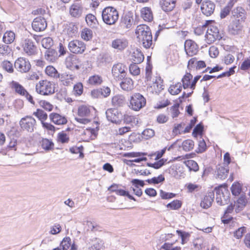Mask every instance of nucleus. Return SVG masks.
Masks as SVG:
<instances>
[{
	"label": "nucleus",
	"mask_w": 250,
	"mask_h": 250,
	"mask_svg": "<svg viewBox=\"0 0 250 250\" xmlns=\"http://www.w3.org/2000/svg\"><path fill=\"white\" fill-rule=\"evenodd\" d=\"M119 16L118 11L113 6H107L102 11V20L107 25L115 24L119 19Z\"/></svg>",
	"instance_id": "f03ea898"
},
{
	"label": "nucleus",
	"mask_w": 250,
	"mask_h": 250,
	"mask_svg": "<svg viewBox=\"0 0 250 250\" xmlns=\"http://www.w3.org/2000/svg\"><path fill=\"white\" fill-rule=\"evenodd\" d=\"M33 115L38 118L42 123L44 122V121L46 120L48 117L47 114L42 109L39 108H38L36 111L33 113Z\"/></svg>",
	"instance_id": "ea45409f"
},
{
	"label": "nucleus",
	"mask_w": 250,
	"mask_h": 250,
	"mask_svg": "<svg viewBox=\"0 0 250 250\" xmlns=\"http://www.w3.org/2000/svg\"><path fill=\"white\" fill-rule=\"evenodd\" d=\"M177 0H160L159 4L165 12L172 11L175 7Z\"/></svg>",
	"instance_id": "2eb2a0df"
},
{
	"label": "nucleus",
	"mask_w": 250,
	"mask_h": 250,
	"mask_svg": "<svg viewBox=\"0 0 250 250\" xmlns=\"http://www.w3.org/2000/svg\"><path fill=\"white\" fill-rule=\"evenodd\" d=\"M214 193L213 191L208 192L207 194L204 196L200 203V206L204 209H208L212 205V203L214 201Z\"/></svg>",
	"instance_id": "4468645a"
},
{
	"label": "nucleus",
	"mask_w": 250,
	"mask_h": 250,
	"mask_svg": "<svg viewBox=\"0 0 250 250\" xmlns=\"http://www.w3.org/2000/svg\"><path fill=\"white\" fill-rule=\"evenodd\" d=\"M58 141L62 144L67 143L69 141V138L67 136L66 133L63 131L59 132L58 134Z\"/></svg>",
	"instance_id": "bf43d9fd"
},
{
	"label": "nucleus",
	"mask_w": 250,
	"mask_h": 250,
	"mask_svg": "<svg viewBox=\"0 0 250 250\" xmlns=\"http://www.w3.org/2000/svg\"><path fill=\"white\" fill-rule=\"evenodd\" d=\"M128 45V42L124 38L116 39L112 41L111 46L112 48L120 51L124 50Z\"/></svg>",
	"instance_id": "aec40b11"
},
{
	"label": "nucleus",
	"mask_w": 250,
	"mask_h": 250,
	"mask_svg": "<svg viewBox=\"0 0 250 250\" xmlns=\"http://www.w3.org/2000/svg\"><path fill=\"white\" fill-rule=\"evenodd\" d=\"M45 72L48 76L54 78H59L60 77V74L58 72L57 69L52 65L46 66Z\"/></svg>",
	"instance_id": "f704fd0d"
},
{
	"label": "nucleus",
	"mask_w": 250,
	"mask_h": 250,
	"mask_svg": "<svg viewBox=\"0 0 250 250\" xmlns=\"http://www.w3.org/2000/svg\"><path fill=\"white\" fill-rule=\"evenodd\" d=\"M11 87L15 90L16 93L21 96L24 95L27 91L21 84L14 81L11 83Z\"/></svg>",
	"instance_id": "cd10ccee"
},
{
	"label": "nucleus",
	"mask_w": 250,
	"mask_h": 250,
	"mask_svg": "<svg viewBox=\"0 0 250 250\" xmlns=\"http://www.w3.org/2000/svg\"><path fill=\"white\" fill-rule=\"evenodd\" d=\"M97 60L100 63H104L109 62L110 61L111 58L107 54H101L98 56Z\"/></svg>",
	"instance_id": "680f3d73"
},
{
	"label": "nucleus",
	"mask_w": 250,
	"mask_h": 250,
	"mask_svg": "<svg viewBox=\"0 0 250 250\" xmlns=\"http://www.w3.org/2000/svg\"><path fill=\"white\" fill-rule=\"evenodd\" d=\"M214 21L212 20H207L206 21L205 23L202 25H200L196 27L194 29V33L198 36L201 35L204 33V31L207 27V25L209 23H212Z\"/></svg>",
	"instance_id": "79ce46f5"
},
{
	"label": "nucleus",
	"mask_w": 250,
	"mask_h": 250,
	"mask_svg": "<svg viewBox=\"0 0 250 250\" xmlns=\"http://www.w3.org/2000/svg\"><path fill=\"white\" fill-rule=\"evenodd\" d=\"M200 139L199 141L198 147L195 150L196 153L198 154L203 153L207 149V146L204 139L203 138Z\"/></svg>",
	"instance_id": "3c124183"
},
{
	"label": "nucleus",
	"mask_w": 250,
	"mask_h": 250,
	"mask_svg": "<svg viewBox=\"0 0 250 250\" xmlns=\"http://www.w3.org/2000/svg\"><path fill=\"white\" fill-rule=\"evenodd\" d=\"M243 185L239 181L234 182L230 187V190L232 195L237 196L242 192Z\"/></svg>",
	"instance_id": "bb28decb"
},
{
	"label": "nucleus",
	"mask_w": 250,
	"mask_h": 250,
	"mask_svg": "<svg viewBox=\"0 0 250 250\" xmlns=\"http://www.w3.org/2000/svg\"><path fill=\"white\" fill-rule=\"evenodd\" d=\"M15 39V33L12 31L5 32L3 36L2 41L6 44L12 43Z\"/></svg>",
	"instance_id": "37998d69"
},
{
	"label": "nucleus",
	"mask_w": 250,
	"mask_h": 250,
	"mask_svg": "<svg viewBox=\"0 0 250 250\" xmlns=\"http://www.w3.org/2000/svg\"><path fill=\"white\" fill-rule=\"evenodd\" d=\"M125 67L122 63L114 64L112 68V73L114 78L118 80H122L125 77Z\"/></svg>",
	"instance_id": "9d476101"
},
{
	"label": "nucleus",
	"mask_w": 250,
	"mask_h": 250,
	"mask_svg": "<svg viewBox=\"0 0 250 250\" xmlns=\"http://www.w3.org/2000/svg\"><path fill=\"white\" fill-rule=\"evenodd\" d=\"M233 6V3L229 1L227 5L221 10L220 12V18L221 19L225 18L229 14Z\"/></svg>",
	"instance_id": "58836bf2"
},
{
	"label": "nucleus",
	"mask_w": 250,
	"mask_h": 250,
	"mask_svg": "<svg viewBox=\"0 0 250 250\" xmlns=\"http://www.w3.org/2000/svg\"><path fill=\"white\" fill-rule=\"evenodd\" d=\"M39 104L41 106L47 111H51L53 109V105L45 100H41L39 101Z\"/></svg>",
	"instance_id": "0e129e2a"
},
{
	"label": "nucleus",
	"mask_w": 250,
	"mask_h": 250,
	"mask_svg": "<svg viewBox=\"0 0 250 250\" xmlns=\"http://www.w3.org/2000/svg\"><path fill=\"white\" fill-rule=\"evenodd\" d=\"M49 117L50 121L56 125H65L67 123V120L65 116L57 113H51L49 114Z\"/></svg>",
	"instance_id": "f3484780"
},
{
	"label": "nucleus",
	"mask_w": 250,
	"mask_h": 250,
	"mask_svg": "<svg viewBox=\"0 0 250 250\" xmlns=\"http://www.w3.org/2000/svg\"><path fill=\"white\" fill-rule=\"evenodd\" d=\"M57 56V51L52 48H49L46 50L45 53V59L50 62H54Z\"/></svg>",
	"instance_id": "e433bc0d"
},
{
	"label": "nucleus",
	"mask_w": 250,
	"mask_h": 250,
	"mask_svg": "<svg viewBox=\"0 0 250 250\" xmlns=\"http://www.w3.org/2000/svg\"><path fill=\"white\" fill-rule=\"evenodd\" d=\"M185 163L190 171L196 172L199 170L198 164L194 160H187L185 162Z\"/></svg>",
	"instance_id": "09e8293b"
},
{
	"label": "nucleus",
	"mask_w": 250,
	"mask_h": 250,
	"mask_svg": "<svg viewBox=\"0 0 250 250\" xmlns=\"http://www.w3.org/2000/svg\"><path fill=\"white\" fill-rule=\"evenodd\" d=\"M90 113V109L86 105H82L79 107L78 115L80 117L88 116Z\"/></svg>",
	"instance_id": "de8ad7c7"
},
{
	"label": "nucleus",
	"mask_w": 250,
	"mask_h": 250,
	"mask_svg": "<svg viewBox=\"0 0 250 250\" xmlns=\"http://www.w3.org/2000/svg\"><path fill=\"white\" fill-rule=\"evenodd\" d=\"M71 244V239L69 237H64L62 241L60 246L62 250H67Z\"/></svg>",
	"instance_id": "4d7b16f0"
},
{
	"label": "nucleus",
	"mask_w": 250,
	"mask_h": 250,
	"mask_svg": "<svg viewBox=\"0 0 250 250\" xmlns=\"http://www.w3.org/2000/svg\"><path fill=\"white\" fill-rule=\"evenodd\" d=\"M40 144L42 147L45 151H50L54 148V143L51 141L46 138H42L40 141Z\"/></svg>",
	"instance_id": "c85d7f7f"
},
{
	"label": "nucleus",
	"mask_w": 250,
	"mask_h": 250,
	"mask_svg": "<svg viewBox=\"0 0 250 250\" xmlns=\"http://www.w3.org/2000/svg\"><path fill=\"white\" fill-rule=\"evenodd\" d=\"M182 202L179 200H174L172 202L168 203L166 207L172 210H177L181 208Z\"/></svg>",
	"instance_id": "a18cd8bd"
},
{
	"label": "nucleus",
	"mask_w": 250,
	"mask_h": 250,
	"mask_svg": "<svg viewBox=\"0 0 250 250\" xmlns=\"http://www.w3.org/2000/svg\"><path fill=\"white\" fill-rule=\"evenodd\" d=\"M85 21L87 25L91 28H97L98 21L96 17L92 14H88L85 16Z\"/></svg>",
	"instance_id": "7c9ffc66"
},
{
	"label": "nucleus",
	"mask_w": 250,
	"mask_h": 250,
	"mask_svg": "<svg viewBox=\"0 0 250 250\" xmlns=\"http://www.w3.org/2000/svg\"><path fill=\"white\" fill-rule=\"evenodd\" d=\"M36 91L37 92L42 95H49L55 92L54 88L52 87V84L50 82H46L43 88H39L38 84L36 85Z\"/></svg>",
	"instance_id": "dca6fc26"
},
{
	"label": "nucleus",
	"mask_w": 250,
	"mask_h": 250,
	"mask_svg": "<svg viewBox=\"0 0 250 250\" xmlns=\"http://www.w3.org/2000/svg\"><path fill=\"white\" fill-rule=\"evenodd\" d=\"M176 232L177 235L181 238L182 244H185L189 240L190 236V233L181 229H177Z\"/></svg>",
	"instance_id": "c9c22d12"
},
{
	"label": "nucleus",
	"mask_w": 250,
	"mask_h": 250,
	"mask_svg": "<svg viewBox=\"0 0 250 250\" xmlns=\"http://www.w3.org/2000/svg\"><path fill=\"white\" fill-rule=\"evenodd\" d=\"M137 37L142 41L143 46L146 49L149 48L152 45V35L150 27L145 24L137 26L136 30Z\"/></svg>",
	"instance_id": "f257e3e1"
},
{
	"label": "nucleus",
	"mask_w": 250,
	"mask_h": 250,
	"mask_svg": "<svg viewBox=\"0 0 250 250\" xmlns=\"http://www.w3.org/2000/svg\"><path fill=\"white\" fill-rule=\"evenodd\" d=\"M215 7V4L212 1L204 0L201 6V10L204 15L209 16L213 13Z\"/></svg>",
	"instance_id": "ddd939ff"
},
{
	"label": "nucleus",
	"mask_w": 250,
	"mask_h": 250,
	"mask_svg": "<svg viewBox=\"0 0 250 250\" xmlns=\"http://www.w3.org/2000/svg\"><path fill=\"white\" fill-rule=\"evenodd\" d=\"M88 81L91 84L98 85L102 83L103 80L102 78L99 75H93L89 77Z\"/></svg>",
	"instance_id": "864d4df0"
},
{
	"label": "nucleus",
	"mask_w": 250,
	"mask_h": 250,
	"mask_svg": "<svg viewBox=\"0 0 250 250\" xmlns=\"http://www.w3.org/2000/svg\"><path fill=\"white\" fill-rule=\"evenodd\" d=\"M130 182L132 186L136 188L144 187L145 185V181L139 179H133L131 180Z\"/></svg>",
	"instance_id": "338daca9"
},
{
	"label": "nucleus",
	"mask_w": 250,
	"mask_h": 250,
	"mask_svg": "<svg viewBox=\"0 0 250 250\" xmlns=\"http://www.w3.org/2000/svg\"><path fill=\"white\" fill-rule=\"evenodd\" d=\"M14 66L16 69L22 73L29 71L31 68V64L29 61L24 58H19L15 62Z\"/></svg>",
	"instance_id": "6e6552de"
},
{
	"label": "nucleus",
	"mask_w": 250,
	"mask_h": 250,
	"mask_svg": "<svg viewBox=\"0 0 250 250\" xmlns=\"http://www.w3.org/2000/svg\"><path fill=\"white\" fill-rule=\"evenodd\" d=\"M141 17L146 21H151L153 17L152 10L150 7H145L141 10Z\"/></svg>",
	"instance_id": "b1692460"
},
{
	"label": "nucleus",
	"mask_w": 250,
	"mask_h": 250,
	"mask_svg": "<svg viewBox=\"0 0 250 250\" xmlns=\"http://www.w3.org/2000/svg\"><path fill=\"white\" fill-rule=\"evenodd\" d=\"M24 51L29 55H34L36 52V46L32 40L26 39L23 44Z\"/></svg>",
	"instance_id": "6ab92c4d"
},
{
	"label": "nucleus",
	"mask_w": 250,
	"mask_h": 250,
	"mask_svg": "<svg viewBox=\"0 0 250 250\" xmlns=\"http://www.w3.org/2000/svg\"><path fill=\"white\" fill-rule=\"evenodd\" d=\"M185 50L188 56L196 55L198 52V45L196 43L191 40H186L184 44Z\"/></svg>",
	"instance_id": "9b49d317"
},
{
	"label": "nucleus",
	"mask_w": 250,
	"mask_h": 250,
	"mask_svg": "<svg viewBox=\"0 0 250 250\" xmlns=\"http://www.w3.org/2000/svg\"><path fill=\"white\" fill-rule=\"evenodd\" d=\"M182 87V83L178 82L175 84L170 85L168 88V92L172 95H177L181 92Z\"/></svg>",
	"instance_id": "473e14b6"
},
{
	"label": "nucleus",
	"mask_w": 250,
	"mask_h": 250,
	"mask_svg": "<svg viewBox=\"0 0 250 250\" xmlns=\"http://www.w3.org/2000/svg\"><path fill=\"white\" fill-rule=\"evenodd\" d=\"M245 21L239 19L231 20L228 26V32L230 35L235 36L239 35L243 28V23Z\"/></svg>",
	"instance_id": "39448f33"
},
{
	"label": "nucleus",
	"mask_w": 250,
	"mask_h": 250,
	"mask_svg": "<svg viewBox=\"0 0 250 250\" xmlns=\"http://www.w3.org/2000/svg\"><path fill=\"white\" fill-rule=\"evenodd\" d=\"M112 104L116 107H123L126 104V100L124 96L122 95H117L112 99Z\"/></svg>",
	"instance_id": "5701e85b"
},
{
	"label": "nucleus",
	"mask_w": 250,
	"mask_h": 250,
	"mask_svg": "<svg viewBox=\"0 0 250 250\" xmlns=\"http://www.w3.org/2000/svg\"><path fill=\"white\" fill-rule=\"evenodd\" d=\"M173 243H165L160 248V250H181L180 247H173Z\"/></svg>",
	"instance_id": "052dcab7"
},
{
	"label": "nucleus",
	"mask_w": 250,
	"mask_h": 250,
	"mask_svg": "<svg viewBox=\"0 0 250 250\" xmlns=\"http://www.w3.org/2000/svg\"><path fill=\"white\" fill-rule=\"evenodd\" d=\"M70 51L74 54H81L85 49V45L83 42L79 40H73L70 42L68 45Z\"/></svg>",
	"instance_id": "0eeeda50"
},
{
	"label": "nucleus",
	"mask_w": 250,
	"mask_h": 250,
	"mask_svg": "<svg viewBox=\"0 0 250 250\" xmlns=\"http://www.w3.org/2000/svg\"><path fill=\"white\" fill-rule=\"evenodd\" d=\"M133 17L129 14L123 15L120 19L119 26L122 29L130 28L133 22Z\"/></svg>",
	"instance_id": "412c9836"
},
{
	"label": "nucleus",
	"mask_w": 250,
	"mask_h": 250,
	"mask_svg": "<svg viewBox=\"0 0 250 250\" xmlns=\"http://www.w3.org/2000/svg\"><path fill=\"white\" fill-rule=\"evenodd\" d=\"M154 135V130L150 128H146L142 132V138L145 140H147L152 137Z\"/></svg>",
	"instance_id": "5fc2aeb1"
},
{
	"label": "nucleus",
	"mask_w": 250,
	"mask_h": 250,
	"mask_svg": "<svg viewBox=\"0 0 250 250\" xmlns=\"http://www.w3.org/2000/svg\"><path fill=\"white\" fill-rule=\"evenodd\" d=\"M186 187L189 193H192L195 191H198L200 186L198 185L190 183L186 185Z\"/></svg>",
	"instance_id": "774afa93"
},
{
	"label": "nucleus",
	"mask_w": 250,
	"mask_h": 250,
	"mask_svg": "<svg viewBox=\"0 0 250 250\" xmlns=\"http://www.w3.org/2000/svg\"><path fill=\"white\" fill-rule=\"evenodd\" d=\"M226 167L219 166L217 169V171L215 172H217V178L224 180L228 176L229 172V169L228 167Z\"/></svg>",
	"instance_id": "2f4dec72"
},
{
	"label": "nucleus",
	"mask_w": 250,
	"mask_h": 250,
	"mask_svg": "<svg viewBox=\"0 0 250 250\" xmlns=\"http://www.w3.org/2000/svg\"><path fill=\"white\" fill-rule=\"evenodd\" d=\"M223 190L224 186H222V184H221L219 186L216 187L214 188L213 191H215L216 195V201L218 205L219 204L222 203V194L223 193Z\"/></svg>",
	"instance_id": "4c0bfd02"
},
{
	"label": "nucleus",
	"mask_w": 250,
	"mask_h": 250,
	"mask_svg": "<svg viewBox=\"0 0 250 250\" xmlns=\"http://www.w3.org/2000/svg\"><path fill=\"white\" fill-rule=\"evenodd\" d=\"M237 203L238 205L237 206L235 211L237 212L238 210V208L241 206V208L244 207L247 204V199L245 195L242 194L237 199Z\"/></svg>",
	"instance_id": "13d9d810"
},
{
	"label": "nucleus",
	"mask_w": 250,
	"mask_h": 250,
	"mask_svg": "<svg viewBox=\"0 0 250 250\" xmlns=\"http://www.w3.org/2000/svg\"><path fill=\"white\" fill-rule=\"evenodd\" d=\"M165 180L163 175L160 174L157 177H153L151 179H148L146 181L149 184L157 185L160 183H163Z\"/></svg>",
	"instance_id": "a19ab883"
},
{
	"label": "nucleus",
	"mask_w": 250,
	"mask_h": 250,
	"mask_svg": "<svg viewBox=\"0 0 250 250\" xmlns=\"http://www.w3.org/2000/svg\"><path fill=\"white\" fill-rule=\"evenodd\" d=\"M32 27L36 32H41L45 30L47 27L46 20L42 16L35 18L32 23Z\"/></svg>",
	"instance_id": "f8f14e48"
},
{
	"label": "nucleus",
	"mask_w": 250,
	"mask_h": 250,
	"mask_svg": "<svg viewBox=\"0 0 250 250\" xmlns=\"http://www.w3.org/2000/svg\"><path fill=\"white\" fill-rule=\"evenodd\" d=\"M83 7L79 3H73L70 7L69 12L72 17L80 18L83 13Z\"/></svg>",
	"instance_id": "4be33fe9"
},
{
	"label": "nucleus",
	"mask_w": 250,
	"mask_h": 250,
	"mask_svg": "<svg viewBox=\"0 0 250 250\" xmlns=\"http://www.w3.org/2000/svg\"><path fill=\"white\" fill-rule=\"evenodd\" d=\"M146 98L139 93H134L130 97L129 106L134 111H138L146 105Z\"/></svg>",
	"instance_id": "7ed1b4c3"
},
{
	"label": "nucleus",
	"mask_w": 250,
	"mask_h": 250,
	"mask_svg": "<svg viewBox=\"0 0 250 250\" xmlns=\"http://www.w3.org/2000/svg\"><path fill=\"white\" fill-rule=\"evenodd\" d=\"M106 117L108 121L112 123L120 124L122 119V114L119 113L115 108H109L105 112Z\"/></svg>",
	"instance_id": "423d86ee"
},
{
	"label": "nucleus",
	"mask_w": 250,
	"mask_h": 250,
	"mask_svg": "<svg viewBox=\"0 0 250 250\" xmlns=\"http://www.w3.org/2000/svg\"><path fill=\"white\" fill-rule=\"evenodd\" d=\"M132 62L140 63L144 60V55L139 49H136L132 54Z\"/></svg>",
	"instance_id": "c756f323"
},
{
	"label": "nucleus",
	"mask_w": 250,
	"mask_h": 250,
	"mask_svg": "<svg viewBox=\"0 0 250 250\" xmlns=\"http://www.w3.org/2000/svg\"><path fill=\"white\" fill-rule=\"evenodd\" d=\"M92 31L91 29L85 28L82 30L81 33V37L84 40L88 41L92 39Z\"/></svg>",
	"instance_id": "8fccbe9b"
},
{
	"label": "nucleus",
	"mask_w": 250,
	"mask_h": 250,
	"mask_svg": "<svg viewBox=\"0 0 250 250\" xmlns=\"http://www.w3.org/2000/svg\"><path fill=\"white\" fill-rule=\"evenodd\" d=\"M193 78L192 75L190 72H186L181 80L182 84L184 89H187L189 87L190 81Z\"/></svg>",
	"instance_id": "72a5a7b5"
},
{
	"label": "nucleus",
	"mask_w": 250,
	"mask_h": 250,
	"mask_svg": "<svg viewBox=\"0 0 250 250\" xmlns=\"http://www.w3.org/2000/svg\"><path fill=\"white\" fill-rule=\"evenodd\" d=\"M211 23H209L207 25V31L205 37L208 38L209 35V40L210 42H214L216 40H220L222 39V36L220 34L219 30L218 28L213 25H210Z\"/></svg>",
	"instance_id": "1a4fd4ad"
},
{
	"label": "nucleus",
	"mask_w": 250,
	"mask_h": 250,
	"mask_svg": "<svg viewBox=\"0 0 250 250\" xmlns=\"http://www.w3.org/2000/svg\"><path fill=\"white\" fill-rule=\"evenodd\" d=\"M84 147L81 145L80 146H73L69 148V151L72 154L79 153V158H83L84 157L83 153Z\"/></svg>",
	"instance_id": "c03bdc74"
},
{
	"label": "nucleus",
	"mask_w": 250,
	"mask_h": 250,
	"mask_svg": "<svg viewBox=\"0 0 250 250\" xmlns=\"http://www.w3.org/2000/svg\"><path fill=\"white\" fill-rule=\"evenodd\" d=\"M194 146V143L192 140L187 139L183 141L182 144L183 149L185 151L192 150Z\"/></svg>",
	"instance_id": "49530a36"
},
{
	"label": "nucleus",
	"mask_w": 250,
	"mask_h": 250,
	"mask_svg": "<svg viewBox=\"0 0 250 250\" xmlns=\"http://www.w3.org/2000/svg\"><path fill=\"white\" fill-rule=\"evenodd\" d=\"M231 20L234 19H239V20H243L245 21L246 19V12L245 10L241 7H237L235 8L231 11Z\"/></svg>",
	"instance_id": "a211bd4d"
},
{
	"label": "nucleus",
	"mask_w": 250,
	"mask_h": 250,
	"mask_svg": "<svg viewBox=\"0 0 250 250\" xmlns=\"http://www.w3.org/2000/svg\"><path fill=\"white\" fill-rule=\"evenodd\" d=\"M204 132V126L202 122L197 124L194 127L192 133L193 137L197 139L198 136L202 139Z\"/></svg>",
	"instance_id": "393cba45"
},
{
	"label": "nucleus",
	"mask_w": 250,
	"mask_h": 250,
	"mask_svg": "<svg viewBox=\"0 0 250 250\" xmlns=\"http://www.w3.org/2000/svg\"><path fill=\"white\" fill-rule=\"evenodd\" d=\"M224 186V190L222 194V197L223 198L222 200V203L219 204L220 206H224L228 204L230 201V194L229 190L228 189V185L227 183H224L222 184Z\"/></svg>",
	"instance_id": "a878e982"
},
{
	"label": "nucleus",
	"mask_w": 250,
	"mask_h": 250,
	"mask_svg": "<svg viewBox=\"0 0 250 250\" xmlns=\"http://www.w3.org/2000/svg\"><path fill=\"white\" fill-rule=\"evenodd\" d=\"M36 124V120L30 116L22 118L19 122V125L21 129L30 133L34 131Z\"/></svg>",
	"instance_id": "20e7f679"
},
{
	"label": "nucleus",
	"mask_w": 250,
	"mask_h": 250,
	"mask_svg": "<svg viewBox=\"0 0 250 250\" xmlns=\"http://www.w3.org/2000/svg\"><path fill=\"white\" fill-rule=\"evenodd\" d=\"M197 116H195L190 121V123L188 125L184 130V133H188L190 132L191 128L195 126V125L197 122Z\"/></svg>",
	"instance_id": "69168bd1"
},
{
	"label": "nucleus",
	"mask_w": 250,
	"mask_h": 250,
	"mask_svg": "<svg viewBox=\"0 0 250 250\" xmlns=\"http://www.w3.org/2000/svg\"><path fill=\"white\" fill-rule=\"evenodd\" d=\"M137 64L138 63L132 62V63H131L129 67L130 73L134 76L138 75L140 73V68L138 66Z\"/></svg>",
	"instance_id": "6e6d98bb"
},
{
	"label": "nucleus",
	"mask_w": 250,
	"mask_h": 250,
	"mask_svg": "<svg viewBox=\"0 0 250 250\" xmlns=\"http://www.w3.org/2000/svg\"><path fill=\"white\" fill-rule=\"evenodd\" d=\"M180 105V104L175 102V104L170 107V109L171 112V116L173 118L177 117L180 114V112L179 109Z\"/></svg>",
	"instance_id": "603ef678"
},
{
	"label": "nucleus",
	"mask_w": 250,
	"mask_h": 250,
	"mask_svg": "<svg viewBox=\"0 0 250 250\" xmlns=\"http://www.w3.org/2000/svg\"><path fill=\"white\" fill-rule=\"evenodd\" d=\"M42 47L47 49L53 44V40L50 37L45 38L42 39Z\"/></svg>",
	"instance_id": "e2e57ef3"
}]
</instances>
